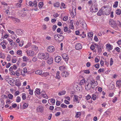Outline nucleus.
I'll list each match as a JSON object with an SVG mask.
<instances>
[{
    "label": "nucleus",
    "mask_w": 121,
    "mask_h": 121,
    "mask_svg": "<svg viewBox=\"0 0 121 121\" xmlns=\"http://www.w3.org/2000/svg\"><path fill=\"white\" fill-rule=\"evenodd\" d=\"M90 11L92 12H95L98 10V5L96 3L92 5L90 9Z\"/></svg>",
    "instance_id": "f257e3e1"
},
{
    "label": "nucleus",
    "mask_w": 121,
    "mask_h": 121,
    "mask_svg": "<svg viewBox=\"0 0 121 121\" xmlns=\"http://www.w3.org/2000/svg\"><path fill=\"white\" fill-rule=\"evenodd\" d=\"M101 10L103 11V13L104 15H107L109 14L110 13L109 11V10L106 7L104 6L102 7Z\"/></svg>",
    "instance_id": "f03ea898"
},
{
    "label": "nucleus",
    "mask_w": 121,
    "mask_h": 121,
    "mask_svg": "<svg viewBox=\"0 0 121 121\" xmlns=\"http://www.w3.org/2000/svg\"><path fill=\"white\" fill-rule=\"evenodd\" d=\"M54 38L57 41H61L64 39V37L61 35H55L54 36Z\"/></svg>",
    "instance_id": "7ed1b4c3"
},
{
    "label": "nucleus",
    "mask_w": 121,
    "mask_h": 121,
    "mask_svg": "<svg viewBox=\"0 0 121 121\" xmlns=\"http://www.w3.org/2000/svg\"><path fill=\"white\" fill-rule=\"evenodd\" d=\"M27 55L28 56H33L35 55V52L32 50H29L26 51Z\"/></svg>",
    "instance_id": "20e7f679"
},
{
    "label": "nucleus",
    "mask_w": 121,
    "mask_h": 121,
    "mask_svg": "<svg viewBox=\"0 0 121 121\" xmlns=\"http://www.w3.org/2000/svg\"><path fill=\"white\" fill-rule=\"evenodd\" d=\"M109 24L113 28L117 26L116 22L113 20H110L109 21Z\"/></svg>",
    "instance_id": "39448f33"
},
{
    "label": "nucleus",
    "mask_w": 121,
    "mask_h": 121,
    "mask_svg": "<svg viewBox=\"0 0 121 121\" xmlns=\"http://www.w3.org/2000/svg\"><path fill=\"white\" fill-rule=\"evenodd\" d=\"M47 51L50 53L53 52L55 50L54 47L53 46H50L47 48Z\"/></svg>",
    "instance_id": "423d86ee"
},
{
    "label": "nucleus",
    "mask_w": 121,
    "mask_h": 121,
    "mask_svg": "<svg viewBox=\"0 0 121 121\" xmlns=\"http://www.w3.org/2000/svg\"><path fill=\"white\" fill-rule=\"evenodd\" d=\"M75 49L77 50L81 49L82 48V44L79 43H78L76 44L75 46Z\"/></svg>",
    "instance_id": "0eeeda50"
},
{
    "label": "nucleus",
    "mask_w": 121,
    "mask_h": 121,
    "mask_svg": "<svg viewBox=\"0 0 121 121\" xmlns=\"http://www.w3.org/2000/svg\"><path fill=\"white\" fill-rule=\"evenodd\" d=\"M63 59L66 61H67L69 59V58L68 55L66 54H63L62 55Z\"/></svg>",
    "instance_id": "6e6552de"
},
{
    "label": "nucleus",
    "mask_w": 121,
    "mask_h": 121,
    "mask_svg": "<svg viewBox=\"0 0 121 121\" xmlns=\"http://www.w3.org/2000/svg\"><path fill=\"white\" fill-rule=\"evenodd\" d=\"M15 32L17 35H21L23 33L24 31L20 29H18L16 30Z\"/></svg>",
    "instance_id": "1a4fd4ad"
},
{
    "label": "nucleus",
    "mask_w": 121,
    "mask_h": 121,
    "mask_svg": "<svg viewBox=\"0 0 121 121\" xmlns=\"http://www.w3.org/2000/svg\"><path fill=\"white\" fill-rule=\"evenodd\" d=\"M61 59V57L60 56H57L55 58V61L57 63H59Z\"/></svg>",
    "instance_id": "9d476101"
},
{
    "label": "nucleus",
    "mask_w": 121,
    "mask_h": 121,
    "mask_svg": "<svg viewBox=\"0 0 121 121\" xmlns=\"http://www.w3.org/2000/svg\"><path fill=\"white\" fill-rule=\"evenodd\" d=\"M44 54L43 53H40L38 54V58L40 59H42L44 58Z\"/></svg>",
    "instance_id": "9b49d317"
},
{
    "label": "nucleus",
    "mask_w": 121,
    "mask_h": 121,
    "mask_svg": "<svg viewBox=\"0 0 121 121\" xmlns=\"http://www.w3.org/2000/svg\"><path fill=\"white\" fill-rule=\"evenodd\" d=\"M82 25V26L84 29H86V24L84 21H83L80 23Z\"/></svg>",
    "instance_id": "f8f14e48"
},
{
    "label": "nucleus",
    "mask_w": 121,
    "mask_h": 121,
    "mask_svg": "<svg viewBox=\"0 0 121 121\" xmlns=\"http://www.w3.org/2000/svg\"><path fill=\"white\" fill-rule=\"evenodd\" d=\"M36 110L38 112H42L43 111V107L41 106H39L37 108Z\"/></svg>",
    "instance_id": "ddd939ff"
},
{
    "label": "nucleus",
    "mask_w": 121,
    "mask_h": 121,
    "mask_svg": "<svg viewBox=\"0 0 121 121\" xmlns=\"http://www.w3.org/2000/svg\"><path fill=\"white\" fill-rule=\"evenodd\" d=\"M90 85H97L98 82L97 81H95L94 80H91L90 82Z\"/></svg>",
    "instance_id": "4468645a"
},
{
    "label": "nucleus",
    "mask_w": 121,
    "mask_h": 121,
    "mask_svg": "<svg viewBox=\"0 0 121 121\" xmlns=\"http://www.w3.org/2000/svg\"><path fill=\"white\" fill-rule=\"evenodd\" d=\"M106 46L107 48L109 51L111 50L113 48V46L109 44H107L106 45Z\"/></svg>",
    "instance_id": "2eb2a0df"
},
{
    "label": "nucleus",
    "mask_w": 121,
    "mask_h": 121,
    "mask_svg": "<svg viewBox=\"0 0 121 121\" xmlns=\"http://www.w3.org/2000/svg\"><path fill=\"white\" fill-rule=\"evenodd\" d=\"M23 61L25 62H27L29 60V58L26 56H24L22 57Z\"/></svg>",
    "instance_id": "dca6fc26"
},
{
    "label": "nucleus",
    "mask_w": 121,
    "mask_h": 121,
    "mask_svg": "<svg viewBox=\"0 0 121 121\" xmlns=\"http://www.w3.org/2000/svg\"><path fill=\"white\" fill-rule=\"evenodd\" d=\"M71 15L75 16L76 14V8L75 7H74L73 8L72 11L71 13Z\"/></svg>",
    "instance_id": "f3484780"
},
{
    "label": "nucleus",
    "mask_w": 121,
    "mask_h": 121,
    "mask_svg": "<svg viewBox=\"0 0 121 121\" xmlns=\"http://www.w3.org/2000/svg\"><path fill=\"white\" fill-rule=\"evenodd\" d=\"M114 83L113 82H112L109 84L108 87L110 89H113L114 88Z\"/></svg>",
    "instance_id": "a211bd4d"
},
{
    "label": "nucleus",
    "mask_w": 121,
    "mask_h": 121,
    "mask_svg": "<svg viewBox=\"0 0 121 121\" xmlns=\"http://www.w3.org/2000/svg\"><path fill=\"white\" fill-rule=\"evenodd\" d=\"M62 74L63 77H66L68 76L69 73L67 71H64L62 73Z\"/></svg>",
    "instance_id": "6ab92c4d"
},
{
    "label": "nucleus",
    "mask_w": 121,
    "mask_h": 121,
    "mask_svg": "<svg viewBox=\"0 0 121 121\" xmlns=\"http://www.w3.org/2000/svg\"><path fill=\"white\" fill-rule=\"evenodd\" d=\"M117 86L120 88L121 86V81L120 80H119L117 81L116 82Z\"/></svg>",
    "instance_id": "aec40b11"
},
{
    "label": "nucleus",
    "mask_w": 121,
    "mask_h": 121,
    "mask_svg": "<svg viewBox=\"0 0 121 121\" xmlns=\"http://www.w3.org/2000/svg\"><path fill=\"white\" fill-rule=\"evenodd\" d=\"M53 59L52 57H50L48 59L47 61V63L48 64L50 65L52 64L53 62Z\"/></svg>",
    "instance_id": "412c9836"
},
{
    "label": "nucleus",
    "mask_w": 121,
    "mask_h": 121,
    "mask_svg": "<svg viewBox=\"0 0 121 121\" xmlns=\"http://www.w3.org/2000/svg\"><path fill=\"white\" fill-rule=\"evenodd\" d=\"M32 49L34 51H37L38 50V48L35 45H32L31 46Z\"/></svg>",
    "instance_id": "4be33fe9"
},
{
    "label": "nucleus",
    "mask_w": 121,
    "mask_h": 121,
    "mask_svg": "<svg viewBox=\"0 0 121 121\" xmlns=\"http://www.w3.org/2000/svg\"><path fill=\"white\" fill-rule=\"evenodd\" d=\"M44 59L46 60L49 58V54L48 53H45L44 54Z\"/></svg>",
    "instance_id": "5701e85b"
},
{
    "label": "nucleus",
    "mask_w": 121,
    "mask_h": 121,
    "mask_svg": "<svg viewBox=\"0 0 121 121\" xmlns=\"http://www.w3.org/2000/svg\"><path fill=\"white\" fill-rule=\"evenodd\" d=\"M35 95L36 94L39 95L40 93V90L38 88H36L35 91Z\"/></svg>",
    "instance_id": "b1692460"
},
{
    "label": "nucleus",
    "mask_w": 121,
    "mask_h": 121,
    "mask_svg": "<svg viewBox=\"0 0 121 121\" xmlns=\"http://www.w3.org/2000/svg\"><path fill=\"white\" fill-rule=\"evenodd\" d=\"M103 12L102 10H101V8L100 10H99L98 13H97V14L98 16H100L102 14V15H104L103 14Z\"/></svg>",
    "instance_id": "393cba45"
},
{
    "label": "nucleus",
    "mask_w": 121,
    "mask_h": 121,
    "mask_svg": "<svg viewBox=\"0 0 121 121\" xmlns=\"http://www.w3.org/2000/svg\"><path fill=\"white\" fill-rule=\"evenodd\" d=\"M96 1L95 0H90L88 1V4H92V5H94L95 4Z\"/></svg>",
    "instance_id": "a878e982"
},
{
    "label": "nucleus",
    "mask_w": 121,
    "mask_h": 121,
    "mask_svg": "<svg viewBox=\"0 0 121 121\" xmlns=\"http://www.w3.org/2000/svg\"><path fill=\"white\" fill-rule=\"evenodd\" d=\"M42 73V71L41 70H38L35 71V73L36 74L41 75Z\"/></svg>",
    "instance_id": "bb28decb"
},
{
    "label": "nucleus",
    "mask_w": 121,
    "mask_h": 121,
    "mask_svg": "<svg viewBox=\"0 0 121 121\" xmlns=\"http://www.w3.org/2000/svg\"><path fill=\"white\" fill-rule=\"evenodd\" d=\"M116 13L118 15H120L121 14V10L120 9H117L116 11Z\"/></svg>",
    "instance_id": "cd10ccee"
},
{
    "label": "nucleus",
    "mask_w": 121,
    "mask_h": 121,
    "mask_svg": "<svg viewBox=\"0 0 121 121\" xmlns=\"http://www.w3.org/2000/svg\"><path fill=\"white\" fill-rule=\"evenodd\" d=\"M65 91H62L59 92L58 94V95L59 96L61 95H65Z\"/></svg>",
    "instance_id": "c85d7f7f"
},
{
    "label": "nucleus",
    "mask_w": 121,
    "mask_h": 121,
    "mask_svg": "<svg viewBox=\"0 0 121 121\" xmlns=\"http://www.w3.org/2000/svg\"><path fill=\"white\" fill-rule=\"evenodd\" d=\"M85 88L88 91L91 88V86L90 85V84L89 83L86 86H85Z\"/></svg>",
    "instance_id": "c756f323"
},
{
    "label": "nucleus",
    "mask_w": 121,
    "mask_h": 121,
    "mask_svg": "<svg viewBox=\"0 0 121 121\" xmlns=\"http://www.w3.org/2000/svg\"><path fill=\"white\" fill-rule=\"evenodd\" d=\"M60 73L59 71L57 72L56 73V78L59 79L60 78V76L59 75Z\"/></svg>",
    "instance_id": "7c9ffc66"
},
{
    "label": "nucleus",
    "mask_w": 121,
    "mask_h": 121,
    "mask_svg": "<svg viewBox=\"0 0 121 121\" xmlns=\"http://www.w3.org/2000/svg\"><path fill=\"white\" fill-rule=\"evenodd\" d=\"M73 98L74 99V101L76 102L78 101V96L76 95H74L73 97Z\"/></svg>",
    "instance_id": "2f4dec72"
},
{
    "label": "nucleus",
    "mask_w": 121,
    "mask_h": 121,
    "mask_svg": "<svg viewBox=\"0 0 121 121\" xmlns=\"http://www.w3.org/2000/svg\"><path fill=\"white\" fill-rule=\"evenodd\" d=\"M28 106V103H25L23 105V107L24 109H25L27 108Z\"/></svg>",
    "instance_id": "473e14b6"
},
{
    "label": "nucleus",
    "mask_w": 121,
    "mask_h": 121,
    "mask_svg": "<svg viewBox=\"0 0 121 121\" xmlns=\"http://www.w3.org/2000/svg\"><path fill=\"white\" fill-rule=\"evenodd\" d=\"M60 4L59 2H57L54 4V6L55 7H58L60 6Z\"/></svg>",
    "instance_id": "72a5a7b5"
},
{
    "label": "nucleus",
    "mask_w": 121,
    "mask_h": 121,
    "mask_svg": "<svg viewBox=\"0 0 121 121\" xmlns=\"http://www.w3.org/2000/svg\"><path fill=\"white\" fill-rule=\"evenodd\" d=\"M91 98L93 100H95L96 99V96L95 94H92V96Z\"/></svg>",
    "instance_id": "f704fd0d"
},
{
    "label": "nucleus",
    "mask_w": 121,
    "mask_h": 121,
    "mask_svg": "<svg viewBox=\"0 0 121 121\" xmlns=\"http://www.w3.org/2000/svg\"><path fill=\"white\" fill-rule=\"evenodd\" d=\"M4 105V102L2 99H0V105Z\"/></svg>",
    "instance_id": "c9c22d12"
},
{
    "label": "nucleus",
    "mask_w": 121,
    "mask_h": 121,
    "mask_svg": "<svg viewBox=\"0 0 121 121\" xmlns=\"http://www.w3.org/2000/svg\"><path fill=\"white\" fill-rule=\"evenodd\" d=\"M118 2L117 1H116L115 2L114 4L113 5V7L114 8L117 7L118 5Z\"/></svg>",
    "instance_id": "e433bc0d"
},
{
    "label": "nucleus",
    "mask_w": 121,
    "mask_h": 121,
    "mask_svg": "<svg viewBox=\"0 0 121 121\" xmlns=\"http://www.w3.org/2000/svg\"><path fill=\"white\" fill-rule=\"evenodd\" d=\"M93 32H89L88 33V36L89 37H90L93 36Z\"/></svg>",
    "instance_id": "4c0bfd02"
},
{
    "label": "nucleus",
    "mask_w": 121,
    "mask_h": 121,
    "mask_svg": "<svg viewBox=\"0 0 121 121\" xmlns=\"http://www.w3.org/2000/svg\"><path fill=\"white\" fill-rule=\"evenodd\" d=\"M22 98L23 100H24L26 99V94L25 93H22Z\"/></svg>",
    "instance_id": "58836bf2"
},
{
    "label": "nucleus",
    "mask_w": 121,
    "mask_h": 121,
    "mask_svg": "<svg viewBox=\"0 0 121 121\" xmlns=\"http://www.w3.org/2000/svg\"><path fill=\"white\" fill-rule=\"evenodd\" d=\"M85 80L84 79H82L80 81V84L81 85H83L85 83Z\"/></svg>",
    "instance_id": "ea45409f"
},
{
    "label": "nucleus",
    "mask_w": 121,
    "mask_h": 121,
    "mask_svg": "<svg viewBox=\"0 0 121 121\" xmlns=\"http://www.w3.org/2000/svg\"><path fill=\"white\" fill-rule=\"evenodd\" d=\"M21 98L20 97V96H18L17 98L16 101L17 103L21 101Z\"/></svg>",
    "instance_id": "a19ab883"
},
{
    "label": "nucleus",
    "mask_w": 121,
    "mask_h": 121,
    "mask_svg": "<svg viewBox=\"0 0 121 121\" xmlns=\"http://www.w3.org/2000/svg\"><path fill=\"white\" fill-rule=\"evenodd\" d=\"M5 56L4 55L3 53L0 52V58H2L4 59L5 58Z\"/></svg>",
    "instance_id": "79ce46f5"
},
{
    "label": "nucleus",
    "mask_w": 121,
    "mask_h": 121,
    "mask_svg": "<svg viewBox=\"0 0 121 121\" xmlns=\"http://www.w3.org/2000/svg\"><path fill=\"white\" fill-rule=\"evenodd\" d=\"M81 115V113L80 112H77L75 116L77 117L78 118Z\"/></svg>",
    "instance_id": "37998d69"
},
{
    "label": "nucleus",
    "mask_w": 121,
    "mask_h": 121,
    "mask_svg": "<svg viewBox=\"0 0 121 121\" xmlns=\"http://www.w3.org/2000/svg\"><path fill=\"white\" fill-rule=\"evenodd\" d=\"M13 97V95L12 94H10L8 95V97L10 99H12Z\"/></svg>",
    "instance_id": "c03bdc74"
},
{
    "label": "nucleus",
    "mask_w": 121,
    "mask_h": 121,
    "mask_svg": "<svg viewBox=\"0 0 121 121\" xmlns=\"http://www.w3.org/2000/svg\"><path fill=\"white\" fill-rule=\"evenodd\" d=\"M91 97L90 95H88L86 97V99L87 100H88L90 99L91 98Z\"/></svg>",
    "instance_id": "a18cd8bd"
},
{
    "label": "nucleus",
    "mask_w": 121,
    "mask_h": 121,
    "mask_svg": "<svg viewBox=\"0 0 121 121\" xmlns=\"http://www.w3.org/2000/svg\"><path fill=\"white\" fill-rule=\"evenodd\" d=\"M19 71H20L19 70H17L15 72V74L17 76H19Z\"/></svg>",
    "instance_id": "49530a36"
},
{
    "label": "nucleus",
    "mask_w": 121,
    "mask_h": 121,
    "mask_svg": "<svg viewBox=\"0 0 121 121\" xmlns=\"http://www.w3.org/2000/svg\"><path fill=\"white\" fill-rule=\"evenodd\" d=\"M104 71V68H100L98 70V72H103Z\"/></svg>",
    "instance_id": "de8ad7c7"
},
{
    "label": "nucleus",
    "mask_w": 121,
    "mask_h": 121,
    "mask_svg": "<svg viewBox=\"0 0 121 121\" xmlns=\"http://www.w3.org/2000/svg\"><path fill=\"white\" fill-rule=\"evenodd\" d=\"M113 61V59L112 58H110V65L111 66L112 65Z\"/></svg>",
    "instance_id": "09e8293b"
},
{
    "label": "nucleus",
    "mask_w": 121,
    "mask_h": 121,
    "mask_svg": "<svg viewBox=\"0 0 121 121\" xmlns=\"http://www.w3.org/2000/svg\"><path fill=\"white\" fill-rule=\"evenodd\" d=\"M43 5V3L42 2H40L39 3L38 5L39 6V7H42Z\"/></svg>",
    "instance_id": "8fccbe9b"
},
{
    "label": "nucleus",
    "mask_w": 121,
    "mask_h": 121,
    "mask_svg": "<svg viewBox=\"0 0 121 121\" xmlns=\"http://www.w3.org/2000/svg\"><path fill=\"white\" fill-rule=\"evenodd\" d=\"M1 97L3 99H7L8 98L7 96L6 95H3L1 96Z\"/></svg>",
    "instance_id": "3c124183"
},
{
    "label": "nucleus",
    "mask_w": 121,
    "mask_h": 121,
    "mask_svg": "<svg viewBox=\"0 0 121 121\" xmlns=\"http://www.w3.org/2000/svg\"><path fill=\"white\" fill-rule=\"evenodd\" d=\"M33 6L34 5L35 7H36L37 6V1L36 0H35L33 2Z\"/></svg>",
    "instance_id": "603ef678"
},
{
    "label": "nucleus",
    "mask_w": 121,
    "mask_h": 121,
    "mask_svg": "<svg viewBox=\"0 0 121 121\" xmlns=\"http://www.w3.org/2000/svg\"><path fill=\"white\" fill-rule=\"evenodd\" d=\"M11 59V56L10 55H8L7 57V60L8 61H10Z\"/></svg>",
    "instance_id": "864d4df0"
},
{
    "label": "nucleus",
    "mask_w": 121,
    "mask_h": 121,
    "mask_svg": "<svg viewBox=\"0 0 121 121\" xmlns=\"http://www.w3.org/2000/svg\"><path fill=\"white\" fill-rule=\"evenodd\" d=\"M49 75V73H48L46 72L44 73L43 75V76H44L45 77H46L48 76Z\"/></svg>",
    "instance_id": "5fc2aeb1"
},
{
    "label": "nucleus",
    "mask_w": 121,
    "mask_h": 121,
    "mask_svg": "<svg viewBox=\"0 0 121 121\" xmlns=\"http://www.w3.org/2000/svg\"><path fill=\"white\" fill-rule=\"evenodd\" d=\"M60 70H63L64 69H65V67L64 66H62L59 67Z\"/></svg>",
    "instance_id": "6e6d98bb"
},
{
    "label": "nucleus",
    "mask_w": 121,
    "mask_h": 121,
    "mask_svg": "<svg viewBox=\"0 0 121 121\" xmlns=\"http://www.w3.org/2000/svg\"><path fill=\"white\" fill-rule=\"evenodd\" d=\"M60 106L63 108H66L67 107V106L63 104H61Z\"/></svg>",
    "instance_id": "4d7b16f0"
},
{
    "label": "nucleus",
    "mask_w": 121,
    "mask_h": 121,
    "mask_svg": "<svg viewBox=\"0 0 121 121\" xmlns=\"http://www.w3.org/2000/svg\"><path fill=\"white\" fill-rule=\"evenodd\" d=\"M68 19V17L66 16L64 17L63 18V20L65 21H66Z\"/></svg>",
    "instance_id": "13d9d810"
},
{
    "label": "nucleus",
    "mask_w": 121,
    "mask_h": 121,
    "mask_svg": "<svg viewBox=\"0 0 121 121\" xmlns=\"http://www.w3.org/2000/svg\"><path fill=\"white\" fill-rule=\"evenodd\" d=\"M33 62H35L37 60V58L36 57H35L33 58L32 60Z\"/></svg>",
    "instance_id": "bf43d9fd"
},
{
    "label": "nucleus",
    "mask_w": 121,
    "mask_h": 121,
    "mask_svg": "<svg viewBox=\"0 0 121 121\" xmlns=\"http://www.w3.org/2000/svg\"><path fill=\"white\" fill-rule=\"evenodd\" d=\"M10 18H11L13 20H15L16 22H17L19 20L17 18H15L14 17H13L12 16L10 17Z\"/></svg>",
    "instance_id": "052dcab7"
},
{
    "label": "nucleus",
    "mask_w": 121,
    "mask_h": 121,
    "mask_svg": "<svg viewBox=\"0 0 121 121\" xmlns=\"http://www.w3.org/2000/svg\"><path fill=\"white\" fill-rule=\"evenodd\" d=\"M31 45V43H28L25 46V48H27L29 47Z\"/></svg>",
    "instance_id": "680f3d73"
},
{
    "label": "nucleus",
    "mask_w": 121,
    "mask_h": 121,
    "mask_svg": "<svg viewBox=\"0 0 121 121\" xmlns=\"http://www.w3.org/2000/svg\"><path fill=\"white\" fill-rule=\"evenodd\" d=\"M17 53L18 55H21L22 53V52L21 50H18L17 52Z\"/></svg>",
    "instance_id": "e2e57ef3"
},
{
    "label": "nucleus",
    "mask_w": 121,
    "mask_h": 121,
    "mask_svg": "<svg viewBox=\"0 0 121 121\" xmlns=\"http://www.w3.org/2000/svg\"><path fill=\"white\" fill-rule=\"evenodd\" d=\"M117 100V98L116 97H115L113 99L112 102L113 103H115Z\"/></svg>",
    "instance_id": "0e129e2a"
},
{
    "label": "nucleus",
    "mask_w": 121,
    "mask_h": 121,
    "mask_svg": "<svg viewBox=\"0 0 121 121\" xmlns=\"http://www.w3.org/2000/svg\"><path fill=\"white\" fill-rule=\"evenodd\" d=\"M27 69L26 68H24L23 70V71L24 73H26L27 72Z\"/></svg>",
    "instance_id": "69168bd1"
},
{
    "label": "nucleus",
    "mask_w": 121,
    "mask_h": 121,
    "mask_svg": "<svg viewBox=\"0 0 121 121\" xmlns=\"http://www.w3.org/2000/svg\"><path fill=\"white\" fill-rule=\"evenodd\" d=\"M90 49L91 50H93L95 49V46L93 45H91L90 47Z\"/></svg>",
    "instance_id": "338daca9"
},
{
    "label": "nucleus",
    "mask_w": 121,
    "mask_h": 121,
    "mask_svg": "<svg viewBox=\"0 0 121 121\" xmlns=\"http://www.w3.org/2000/svg\"><path fill=\"white\" fill-rule=\"evenodd\" d=\"M117 24L120 27H121V23L119 21H117Z\"/></svg>",
    "instance_id": "774afa93"
}]
</instances>
